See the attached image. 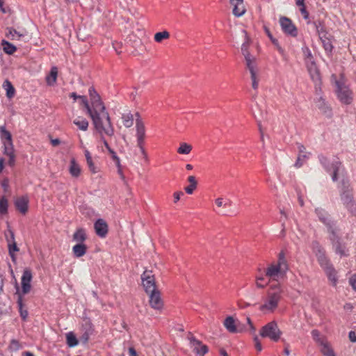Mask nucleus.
Segmentation results:
<instances>
[{
    "mask_svg": "<svg viewBox=\"0 0 356 356\" xmlns=\"http://www.w3.org/2000/svg\"><path fill=\"white\" fill-rule=\"evenodd\" d=\"M88 93L92 113V121L95 129L99 134L113 136L114 128L99 95L92 86L89 88Z\"/></svg>",
    "mask_w": 356,
    "mask_h": 356,
    "instance_id": "1",
    "label": "nucleus"
},
{
    "mask_svg": "<svg viewBox=\"0 0 356 356\" xmlns=\"http://www.w3.org/2000/svg\"><path fill=\"white\" fill-rule=\"evenodd\" d=\"M284 291L280 284L272 285L268 293L266 301L259 307V310L264 312H273L278 306Z\"/></svg>",
    "mask_w": 356,
    "mask_h": 356,
    "instance_id": "2",
    "label": "nucleus"
},
{
    "mask_svg": "<svg viewBox=\"0 0 356 356\" xmlns=\"http://www.w3.org/2000/svg\"><path fill=\"white\" fill-rule=\"evenodd\" d=\"M318 159L325 170L332 176V180L334 182L337 181L338 174L341 169V163L337 159L330 161L322 154L318 156Z\"/></svg>",
    "mask_w": 356,
    "mask_h": 356,
    "instance_id": "3",
    "label": "nucleus"
},
{
    "mask_svg": "<svg viewBox=\"0 0 356 356\" xmlns=\"http://www.w3.org/2000/svg\"><path fill=\"white\" fill-rule=\"evenodd\" d=\"M282 334V332L275 321L268 323L259 331V335L262 338L269 339L273 342H277L280 339Z\"/></svg>",
    "mask_w": 356,
    "mask_h": 356,
    "instance_id": "4",
    "label": "nucleus"
},
{
    "mask_svg": "<svg viewBox=\"0 0 356 356\" xmlns=\"http://www.w3.org/2000/svg\"><path fill=\"white\" fill-rule=\"evenodd\" d=\"M330 236L329 238L332 243V249L334 252L339 255L341 257H348L349 255V250L346 248V245L343 243L341 238L337 234V229H332L330 232H329Z\"/></svg>",
    "mask_w": 356,
    "mask_h": 356,
    "instance_id": "5",
    "label": "nucleus"
},
{
    "mask_svg": "<svg viewBox=\"0 0 356 356\" xmlns=\"http://www.w3.org/2000/svg\"><path fill=\"white\" fill-rule=\"evenodd\" d=\"M312 249L317 257L320 266L324 270L333 266L330 259L327 257L324 248L317 241H314L312 243Z\"/></svg>",
    "mask_w": 356,
    "mask_h": 356,
    "instance_id": "6",
    "label": "nucleus"
},
{
    "mask_svg": "<svg viewBox=\"0 0 356 356\" xmlns=\"http://www.w3.org/2000/svg\"><path fill=\"white\" fill-rule=\"evenodd\" d=\"M95 334V330L91 321L89 318L83 319L80 328V343L86 344Z\"/></svg>",
    "mask_w": 356,
    "mask_h": 356,
    "instance_id": "7",
    "label": "nucleus"
},
{
    "mask_svg": "<svg viewBox=\"0 0 356 356\" xmlns=\"http://www.w3.org/2000/svg\"><path fill=\"white\" fill-rule=\"evenodd\" d=\"M141 280L143 286L147 294L157 291L154 275L151 270H145L141 275Z\"/></svg>",
    "mask_w": 356,
    "mask_h": 356,
    "instance_id": "8",
    "label": "nucleus"
},
{
    "mask_svg": "<svg viewBox=\"0 0 356 356\" xmlns=\"http://www.w3.org/2000/svg\"><path fill=\"white\" fill-rule=\"evenodd\" d=\"M188 339L189 341V345L193 352L199 356H204L209 351V348L207 346L203 344L202 342L198 339H197L193 334L191 333L188 336Z\"/></svg>",
    "mask_w": 356,
    "mask_h": 356,
    "instance_id": "9",
    "label": "nucleus"
},
{
    "mask_svg": "<svg viewBox=\"0 0 356 356\" xmlns=\"http://www.w3.org/2000/svg\"><path fill=\"white\" fill-rule=\"evenodd\" d=\"M314 212L318 220L326 226L328 232L337 228L335 222L332 220L330 216L324 209L316 208Z\"/></svg>",
    "mask_w": 356,
    "mask_h": 356,
    "instance_id": "10",
    "label": "nucleus"
},
{
    "mask_svg": "<svg viewBox=\"0 0 356 356\" xmlns=\"http://www.w3.org/2000/svg\"><path fill=\"white\" fill-rule=\"evenodd\" d=\"M337 89V95L339 101L344 104H350L353 101L352 92L350 89L341 84L339 81L336 82Z\"/></svg>",
    "mask_w": 356,
    "mask_h": 356,
    "instance_id": "11",
    "label": "nucleus"
},
{
    "mask_svg": "<svg viewBox=\"0 0 356 356\" xmlns=\"http://www.w3.org/2000/svg\"><path fill=\"white\" fill-rule=\"evenodd\" d=\"M280 24L282 31L287 35L296 37L298 35V29L291 19L286 17L280 18Z\"/></svg>",
    "mask_w": 356,
    "mask_h": 356,
    "instance_id": "12",
    "label": "nucleus"
},
{
    "mask_svg": "<svg viewBox=\"0 0 356 356\" xmlns=\"http://www.w3.org/2000/svg\"><path fill=\"white\" fill-rule=\"evenodd\" d=\"M307 70L309 74L310 78L315 84L316 90H318L321 84V76L320 70L316 62L306 64Z\"/></svg>",
    "mask_w": 356,
    "mask_h": 356,
    "instance_id": "13",
    "label": "nucleus"
},
{
    "mask_svg": "<svg viewBox=\"0 0 356 356\" xmlns=\"http://www.w3.org/2000/svg\"><path fill=\"white\" fill-rule=\"evenodd\" d=\"M286 273L284 270L274 263L270 264L266 269V276L269 278V280L278 281L280 278L284 277Z\"/></svg>",
    "mask_w": 356,
    "mask_h": 356,
    "instance_id": "14",
    "label": "nucleus"
},
{
    "mask_svg": "<svg viewBox=\"0 0 356 356\" xmlns=\"http://www.w3.org/2000/svg\"><path fill=\"white\" fill-rule=\"evenodd\" d=\"M342 188L341 190V200L346 207L348 208L353 206V195L349 190V184L346 180L341 181Z\"/></svg>",
    "mask_w": 356,
    "mask_h": 356,
    "instance_id": "15",
    "label": "nucleus"
},
{
    "mask_svg": "<svg viewBox=\"0 0 356 356\" xmlns=\"http://www.w3.org/2000/svg\"><path fill=\"white\" fill-rule=\"evenodd\" d=\"M32 273L31 271L29 269H25L23 272L22 278H21V284H22V291L23 294H27L30 292L31 289V282L32 280Z\"/></svg>",
    "mask_w": 356,
    "mask_h": 356,
    "instance_id": "16",
    "label": "nucleus"
},
{
    "mask_svg": "<svg viewBox=\"0 0 356 356\" xmlns=\"http://www.w3.org/2000/svg\"><path fill=\"white\" fill-rule=\"evenodd\" d=\"M149 295V302L150 306L156 310H161L163 308V302L161 298V294L159 291H156L152 293H148Z\"/></svg>",
    "mask_w": 356,
    "mask_h": 356,
    "instance_id": "17",
    "label": "nucleus"
},
{
    "mask_svg": "<svg viewBox=\"0 0 356 356\" xmlns=\"http://www.w3.org/2000/svg\"><path fill=\"white\" fill-rule=\"evenodd\" d=\"M94 227L97 235L101 238H104L108 233V225L106 222L99 218L94 224Z\"/></svg>",
    "mask_w": 356,
    "mask_h": 356,
    "instance_id": "18",
    "label": "nucleus"
},
{
    "mask_svg": "<svg viewBox=\"0 0 356 356\" xmlns=\"http://www.w3.org/2000/svg\"><path fill=\"white\" fill-rule=\"evenodd\" d=\"M229 2L233 6L232 13L236 17H241L245 13L243 0H229Z\"/></svg>",
    "mask_w": 356,
    "mask_h": 356,
    "instance_id": "19",
    "label": "nucleus"
},
{
    "mask_svg": "<svg viewBox=\"0 0 356 356\" xmlns=\"http://www.w3.org/2000/svg\"><path fill=\"white\" fill-rule=\"evenodd\" d=\"M145 127L142 119H136V138H145Z\"/></svg>",
    "mask_w": 356,
    "mask_h": 356,
    "instance_id": "20",
    "label": "nucleus"
},
{
    "mask_svg": "<svg viewBox=\"0 0 356 356\" xmlns=\"http://www.w3.org/2000/svg\"><path fill=\"white\" fill-rule=\"evenodd\" d=\"M29 200L26 197H21L15 200V205L17 210L24 214L28 210Z\"/></svg>",
    "mask_w": 356,
    "mask_h": 356,
    "instance_id": "21",
    "label": "nucleus"
},
{
    "mask_svg": "<svg viewBox=\"0 0 356 356\" xmlns=\"http://www.w3.org/2000/svg\"><path fill=\"white\" fill-rule=\"evenodd\" d=\"M69 172L71 176L74 178L79 177L81 175V167L74 158L70 160Z\"/></svg>",
    "mask_w": 356,
    "mask_h": 356,
    "instance_id": "22",
    "label": "nucleus"
},
{
    "mask_svg": "<svg viewBox=\"0 0 356 356\" xmlns=\"http://www.w3.org/2000/svg\"><path fill=\"white\" fill-rule=\"evenodd\" d=\"M87 252V246L83 243H76L72 248V252L75 257H83Z\"/></svg>",
    "mask_w": 356,
    "mask_h": 356,
    "instance_id": "23",
    "label": "nucleus"
},
{
    "mask_svg": "<svg viewBox=\"0 0 356 356\" xmlns=\"http://www.w3.org/2000/svg\"><path fill=\"white\" fill-rule=\"evenodd\" d=\"M87 238L86 230L83 228H78L74 233L72 239L77 243H83Z\"/></svg>",
    "mask_w": 356,
    "mask_h": 356,
    "instance_id": "24",
    "label": "nucleus"
},
{
    "mask_svg": "<svg viewBox=\"0 0 356 356\" xmlns=\"http://www.w3.org/2000/svg\"><path fill=\"white\" fill-rule=\"evenodd\" d=\"M277 266L284 270L286 273L289 270L288 262L286 259L285 253L283 250H282L279 254L277 258V263L275 264Z\"/></svg>",
    "mask_w": 356,
    "mask_h": 356,
    "instance_id": "25",
    "label": "nucleus"
},
{
    "mask_svg": "<svg viewBox=\"0 0 356 356\" xmlns=\"http://www.w3.org/2000/svg\"><path fill=\"white\" fill-rule=\"evenodd\" d=\"M0 138L3 144L13 143L12 135L4 126L0 127Z\"/></svg>",
    "mask_w": 356,
    "mask_h": 356,
    "instance_id": "26",
    "label": "nucleus"
},
{
    "mask_svg": "<svg viewBox=\"0 0 356 356\" xmlns=\"http://www.w3.org/2000/svg\"><path fill=\"white\" fill-rule=\"evenodd\" d=\"M224 326L231 333H236L237 332L235 321L232 316H228L225 319Z\"/></svg>",
    "mask_w": 356,
    "mask_h": 356,
    "instance_id": "27",
    "label": "nucleus"
},
{
    "mask_svg": "<svg viewBox=\"0 0 356 356\" xmlns=\"http://www.w3.org/2000/svg\"><path fill=\"white\" fill-rule=\"evenodd\" d=\"M319 38L322 42L323 47L325 52L327 54H332L334 47L332 44L331 40L327 37V35L322 36Z\"/></svg>",
    "mask_w": 356,
    "mask_h": 356,
    "instance_id": "28",
    "label": "nucleus"
},
{
    "mask_svg": "<svg viewBox=\"0 0 356 356\" xmlns=\"http://www.w3.org/2000/svg\"><path fill=\"white\" fill-rule=\"evenodd\" d=\"M58 69L56 67L54 66L51 68L49 74L46 77L47 83L49 86H53L56 81Z\"/></svg>",
    "mask_w": 356,
    "mask_h": 356,
    "instance_id": "29",
    "label": "nucleus"
},
{
    "mask_svg": "<svg viewBox=\"0 0 356 356\" xmlns=\"http://www.w3.org/2000/svg\"><path fill=\"white\" fill-rule=\"evenodd\" d=\"M302 52L304 56L305 65L315 62L312 51L307 46L305 45L302 47Z\"/></svg>",
    "mask_w": 356,
    "mask_h": 356,
    "instance_id": "30",
    "label": "nucleus"
},
{
    "mask_svg": "<svg viewBox=\"0 0 356 356\" xmlns=\"http://www.w3.org/2000/svg\"><path fill=\"white\" fill-rule=\"evenodd\" d=\"M7 36L10 37L11 40H21L26 36V34L20 33L13 28H9L8 29Z\"/></svg>",
    "mask_w": 356,
    "mask_h": 356,
    "instance_id": "31",
    "label": "nucleus"
},
{
    "mask_svg": "<svg viewBox=\"0 0 356 356\" xmlns=\"http://www.w3.org/2000/svg\"><path fill=\"white\" fill-rule=\"evenodd\" d=\"M73 123L82 131H86L88 128V122L83 117H77L74 120Z\"/></svg>",
    "mask_w": 356,
    "mask_h": 356,
    "instance_id": "32",
    "label": "nucleus"
},
{
    "mask_svg": "<svg viewBox=\"0 0 356 356\" xmlns=\"http://www.w3.org/2000/svg\"><path fill=\"white\" fill-rule=\"evenodd\" d=\"M313 24L316 29L317 33L318 34L319 38L327 35V32L325 31V28L323 21L317 20L313 22Z\"/></svg>",
    "mask_w": 356,
    "mask_h": 356,
    "instance_id": "33",
    "label": "nucleus"
},
{
    "mask_svg": "<svg viewBox=\"0 0 356 356\" xmlns=\"http://www.w3.org/2000/svg\"><path fill=\"white\" fill-rule=\"evenodd\" d=\"M329 280L332 282L333 286H336L337 283V273L333 266L324 270Z\"/></svg>",
    "mask_w": 356,
    "mask_h": 356,
    "instance_id": "34",
    "label": "nucleus"
},
{
    "mask_svg": "<svg viewBox=\"0 0 356 356\" xmlns=\"http://www.w3.org/2000/svg\"><path fill=\"white\" fill-rule=\"evenodd\" d=\"M188 181L190 183V184L185 188V191L187 194L191 195L197 188V183L194 176H189L188 177Z\"/></svg>",
    "mask_w": 356,
    "mask_h": 356,
    "instance_id": "35",
    "label": "nucleus"
},
{
    "mask_svg": "<svg viewBox=\"0 0 356 356\" xmlns=\"http://www.w3.org/2000/svg\"><path fill=\"white\" fill-rule=\"evenodd\" d=\"M3 87L6 90V96L8 98H12L14 97L15 90L10 81L6 79L3 82Z\"/></svg>",
    "mask_w": 356,
    "mask_h": 356,
    "instance_id": "36",
    "label": "nucleus"
},
{
    "mask_svg": "<svg viewBox=\"0 0 356 356\" xmlns=\"http://www.w3.org/2000/svg\"><path fill=\"white\" fill-rule=\"evenodd\" d=\"M122 120L124 126L127 128H129L134 124V115L131 113L122 114Z\"/></svg>",
    "mask_w": 356,
    "mask_h": 356,
    "instance_id": "37",
    "label": "nucleus"
},
{
    "mask_svg": "<svg viewBox=\"0 0 356 356\" xmlns=\"http://www.w3.org/2000/svg\"><path fill=\"white\" fill-rule=\"evenodd\" d=\"M245 59L246 66L251 75L257 74L254 58L252 56L248 57Z\"/></svg>",
    "mask_w": 356,
    "mask_h": 356,
    "instance_id": "38",
    "label": "nucleus"
},
{
    "mask_svg": "<svg viewBox=\"0 0 356 356\" xmlns=\"http://www.w3.org/2000/svg\"><path fill=\"white\" fill-rule=\"evenodd\" d=\"M66 340L67 344L70 347H74L80 342L79 339H78L72 332H70L66 334Z\"/></svg>",
    "mask_w": 356,
    "mask_h": 356,
    "instance_id": "39",
    "label": "nucleus"
},
{
    "mask_svg": "<svg viewBox=\"0 0 356 356\" xmlns=\"http://www.w3.org/2000/svg\"><path fill=\"white\" fill-rule=\"evenodd\" d=\"M316 106L321 110L324 113L330 114V107L327 106V103L325 102V99L320 97L317 101H316Z\"/></svg>",
    "mask_w": 356,
    "mask_h": 356,
    "instance_id": "40",
    "label": "nucleus"
},
{
    "mask_svg": "<svg viewBox=\"0 0 356 356\" xmlns=\"http://www.w3.org/2000/svg\"><path fill=\"white\" fill-rule=\"evenodd\" d=\"M1 44L3 47L4 52L8 55H12L17 50L15 46L6 40H3Z\"/></svg>",
    "mask_w": 356,
    "mask_h": 356,
    "instance_id": "41",
    "label": "nucleus"
},
{
    "mask_svg": "<svg viewBox=\"0 0 356 356\" xmlns=\"http://www.w3.org/2000/svg\"><path fill=\"white\" fill-rule=\"evenodd\" d=\"M17 307L19 308V312L20 314V316L23 320H26L28 316V312L26 309H24L23 302H22V298L21 296H19L17 301Z\"/></svg>",
    "mask_w": 356,
    "mask_h": 356,
    "instance_id": "42",
    "label": "nucleus"
},
{
    "mask_svg": "<svg viewBox=\"0 0 356 356\" xmlns=\"http://www.w3.org/2000/svg\"><path fill=\"white\" fill-rule=\"evenodd\" d=\"M321 350L324 356H334L332 349L327 342L321 341Z\"/></svg>",
    "mask_w": 356,
    "mask_h": 356,
    "instance_id": "43",
    "label": "nucleus"
},
{
    "mask_svg": "<svg viewBox=\"0 0 356 356\" xmlns=\"http://www.w3.org/2000/svg\"><path fill=\"white\" fill-rule=\"evenodd\" d=\"M170 38V33L167 31L161 32H157L154 36V39L156 42H161L163 40L168 39Z\"/></svg>",
    "mask_w": 356,
    "mask_h": 356,
    "instance_id": "44",
    "label": "nucleus"
},
{
    "mask_svg": "<svg viewBox=\"0 0 356 356\" xmlns=\"http://www.w3.org/2000/svg\"><path fill=\"white\" fill-rule=\"evenodd\" d=\"M192 150V146L186 143H182L177 149V152L180 154H188Z\"/></svg>",
    "mask_w": 356,
    "mask_h": 356,
    "instance_id": "45",
    "label": "nucleus"
},
{
    "mask_svg": "<svg viewBox=\"0 0 356 356\" xmlns=\"http://www.w3.org/2000/svg\"><path fill=\"white\" fill-rule=\"evenodd\" d=\"M108 153L110 154L111 159L115 162V165L117 166V168L118 169V173L122 174L120 160V158L118 156L116 152L112 149H110Z\"/></svg>",
    "mask_w": 356,
    "mask_h": 356,
    "instance_id": "46",
    "label": "nucleus"
},
{
    "mask_svg": "<svg viewBox=\"0 0 356 356\" xmlns=\"http://www.w3.org/2000/svg\"><path fill=\"white\" fill-rule=\"evenodd\" d=\"M3 145V154L8 156L15 155L13 143H5Z\"/></svg>",
    "mask_w": 356,
    "mask_h": 356,
    "instance_id": "47",
    "label": "nucleus"
},
{
    "mask_svg": "<svg viewBox=\"0 0 356 356\" xmlns=\"http://www.w3.org/2000/svg\"><path fill=\"white\" fill-rule=\"evenodd\" d=\"M268 283L269 281H266V278L264 276L256 277V286L257 288L263 289L266 286H267Z\"/></svg>",
    "mask_w": 356,
    "mask_h": 356,
    "instance_id": "48",
    "label": "nucleus"
},
{
    "mask_svg": "<svg viewBox=\"0 0 356 356\" xmlns=\"http://www.w3.org/2000/svg\"><path fill=\"white\" fill-rule=\"evenodd\" d=\"M9 254L12 258L13 261L15 259V255L14 254L15 252L19 251V248H17L16 242H13L12 243H8Z\"/></svg>",
    "mask_w": 356,
    "mask_h": 356,
    "instance_id": "49",
    "label": "nucleus"
},
{
    "mask_svg": "<svg viewBox=\"0 0 356 356\" xmlns=\"http://www.w3.org/2000/svg\"><path fill=\"white\" fill-rule=\"evenodd\" d=\"M8 200L3 196L0 197V213L6 214L8 212Z\"/></svg>",
    "mask_w": 356,
    "mask_h": 356,
    "instance_id": "50",
    "label": "nucleus"
},
{
    "mask_svg": "<svg viewBox=\"0 0 356 356\" xmlns=\"http://www.w3.org/2000/svg\"><path fill=\"white\" fill-rule=\"evenodd\" d=\"M22 348V345L19 343V342L17 340L13 339L9 346L8 349L11 353L16 352L17 350H19Z\"/></svg>",
    "mask_w": 356,
    "mask_h": 356,
    "instance_id": "51",
    "label": "nucleus"
},
{
    "mask_svg": "<svg viewBox=\"0 0 356 356\" xmlns=\"http://www.w3.org/2000/svg\"><path fill=\"white\" fill-rule=\"evenodd\" d=\"M80 99H81L82 104H83L84 107L87 110V113L92 118V113L90 103L88 102L86 96H81Z\"/></svg>",
    "mask_w": 356,
    "mask_h": 356,
    "instance_id": "52",
    "label": "nucleus"
},
{
    "mask_svg": "<svg viewBox=\"0 0 356 356\" xmlns=\"http://www.w3.org/2000/svg\"><path fill=\"white\" fill-rule=\"evenodd\" d=\"M308 156L307 154H298V159H297V161L295 163V166L296 168H300L302 164H303V161L304 160L308 159Z\"/></svg>",
    "mask_w": 356,
    "mask_h": 356,
    "instance_id": "53",
    "label": "nucleus"
},
{
    "mask_svg": "<svg viewBox=\"0 0 356 356\" xmlns=\"http://www.w3.org/2000/svg\"><path fill=\"white\" fill-rule=\"evenodd\" d=\"M6 238L8 243H12L13 242H15V234L12 229H8V233H6Z\"/></svg>",
    "mask_w": 356,
    "mask_h": 356,
    "instance_id": "54",
    "label": "nucleus"
},
{
    "mask_svg": "<svg viewBox=\"0 0 356 356\" xmlns=\"http://www.w3.org/2000/svg\"><path fill=\"white\" fill-rule=\"evenodd\" d=\"M86 162H87L88 167L91 172H92L93 174H95L98 172V170L96 168V166L95 165L92 159L87 161Z\"/></svg>",
    "mask_w": 356,
    "mask_h": 356,
    "instance_id": "55",
    "label": "nucleus"
},
{
    "mask_svg": "<svg viewBox=\"0 0 356 356\" xmlns=\"http://www.w3.org/2000/svg\"><path fill=\"white\" fill-rule=\"evenodd\" d=\"M241 51L243 55L244 56L245 58L251 56L248 50V45L245 42H244L241 46Z\"/></svg>",
    "mask_w": 356,
    "mask_h": 356,
    "instance_id": "56",
    "label": "nucleus"
},
{
    "mask_svg": "<svg viewBox=\"0 0 356 356\" xmlns=\"http://www.w3.org/2000/svg\"><path fill=\"white\" fill-rule=\"evenodd\" d=\"M252 86L254 90L258 88L259 83L257 77V74L251 75Z\"/></svg>",
    "mask_w": 356,
    "mask_h": 356,
    "instance_id": "57",
    "label": "nucleus"
},
{
    "mask_svg": "<svg viewBox=\"0 0 356 356\" xmlns=\"http://www.w3.org/2000/svg\"><path fill=\"white\" fill-rule=\"evenodd\" d=\"M300 12L301 13L303 18L305 19H309V13L307 12V9H306V7H305V5H304L303 6H300Z\"/></svg>",
    "mask_w": 356,
    "mask_h": 356,
    "instance_id": "58",
    "label": "nucleus"
},
{
    "mask_svg": "<svg viewBox=\"0 0 356 356\" xmlns=\"http://www.w3.org/2000/svg\"><path fill=\"white\" fill-rule=\"evenodd\" d=\"M349 284L352 286L353 290H355L356 291V273L350 277V279H349Z\"/></svg>",
    "mask_w": 356,
    "mask_h": 356,
    "instance_id": "59",
    "label": "nucleus"
},
{
    "mask_svg": "<svg viewBox=\"0 0 356 356\" xmlns=\"http://www.w3.org/2000/svg\"><path fill=\"white\" fill-rule=\"evenodd\" d=\"M254 346L255 348L257 350L258 352H260L262 350V346L258 339V337L257 335L254 337Z\"/></svg>",
    "mask_w": 356,
    "mask_h": 356,
    "instance_id": "60",
    "label": "nucleus"
},
{
    "mask_svg": "<svg viewBox=\"0 0 356 356\" xmlns=\"http://www.w3.org/2000/svg\"><path fill=\"white\" fill-rule=\"evenodd\" d=\"M184 195V193L182 191H177L174 193L173 197H174V202L177 203L181 198V197Z\"/></svg>",
    "mask_w": 356,
    "mask_h": 356,
    "instance_id": "61",
    "label": "nucleus"
},
{
    "mask_svg": "<svg viewBox=\"0 0 356 356\" xmlns=\"http://www.w3.org/2000/svg\"><path fill=\"white\" fill-rule=\"evenodd\" d=\"M246 320H247L248 324L250 326V329L251 333L254 334H255V331H256V328L253 325V324H252V323L251 321V319L249 317H247Z\"/></svg>",
    "mask_w": 356,
    "mask_h": 356,
    "instance_id": "62",
    "label": "nucleus"
},
{
    "mask_svg": "<svg viewBox=\"0 0 356 356\" xmlns=\"http://www.w3.org/2000/svg\"><path fill=\"white\" fill-rule=\"evenodd\" d=\"M145 139V138H136L137 147L139 148V149L145 148L144 147Z\"/></svg>",
    "mask_w": 356,
    "mask_h": 356,
    "instance_id": "63",
    "label": "nucleus"
},
{
    "mask_svg": "<svg viewBox=\"0 0 356 356\" xmlns=\"http://www.w3.org/2000/svg\"><path fill=\"white\" fill-rule=\"evenodd\" d=\"M349 339L352 342H356V332L350 331L348 334Z\"/></svg>",
    "mask_w": 356,
    "mask_h": 356,
    "instance_id": "64",
    "label": "nucleus"
}]
</instances>
